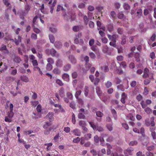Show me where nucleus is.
<instances>
[{
	"label": "nucleus",
	"instance_id": "obj_55",
	"mask_svg": "<svg viewBox=\"0 0 156 156\" xmlns=\"http://www.w3.org/2000/svg\"><path fill=\"white\" fill-rule=\"evenodd\" d=\"M122 40L121 41V44H125L126 42V37L125 36H123L122 37Z\"/></svg>",
	"mask_w": 156,
	"mask_h": 156
},
{
	"label": "nucleus",
	"instance_id": "obj_13",
	"mask_svg": "<svg viewBox=\"0 0 156 156\" xmlns=\"http://www.w3.org/2000/svg\"><path fill=\"white\" fill-rule=\"evenodd\" d=\"M50 53L51 55L52 56H58V55L56 51L54 49H52L50 50Z\"/></svg>",
	"mask_w": 156,
	"mask_h": 156
},
{
	"label": "nucleus",
	"instance_id": "obj_21",
	"mask_svg": "<svg viewBox=\"0 0 156 156\" xmlns=\"http://www.w3.org/2000/svg\"><path fill=\"white\" fill-rule=\"evenodd\" d=\"M96 91L97 94L99 96V97L101 98V91L99 87H96Z\"/></svg>",
	"mask_w": 156,
	"mask_h": 156
},
{
	"label": "nucleus",
	"instance_id": "obj_8",
	"mask_svg": "<svg viewBox=\"0 0 156 156\" xmlns=\"http://www.w3.org/2000/svg\"><path fill=\"white\" fill-rule=\"evenodd\" d=\"M149 73V70L147 68H145L144 72V74L143 76V77L144 78H146L148 77Z\"/></svg>",
	"mask_w": 156,
	"mask_h": 156
},
{
	"label": "nucleus",
	"instance_id": "obj_35",
	"mask_svg": "<svg viewBox=\"0 0 156 156\" xmlns=\"http://www.w3.org/2000/svg\"><path fill=\"white\" fill-rule=\"evenodd\" d=\"M52 143H49L45 144H44L45 146H47V151H50V148L49 147L51 146L52 145Z\"/></svg>",
	"mask_w": 156,
	"mask_h": 156
},
{
	"label": "nucleus",
	"instance_id": "obj_38",
	"mask_svg": "<svg viewBox=\"0 0 156 156\" xmlns=\"http://www.w3.org/2000/svg\"><path fill=\"white\" fill-rule=\"evenodd\" d=\"M100 81V79L99 78L96 77L94 81V85L96 86L98 85Z\"/></svg>",
	"mask_w": 156,
	"mask_h": 156
},
{
	"label": "nucleus",
	"instance_id": "obj_7",
	"mask_svg": "<svg viewBox=\"0 0 156 156\" xmlns=\"http://www.w3.org/2000/svg\"><path fill=\"white\" fill-rule=\"evenodd\" d=\"M133 57L135 58V60L136 62H138L140 61V55L139 53H134Z\"/></svg>",
	"mask_w": 156,
	"mask_h": 156
},
{
	"label": "nucleus",
	"instance_id": "obj_3",
	"mask_svg": "<svg viewBox=\"0 0 156 156\" xmlns=\"http://www.w3.org/2000/svg\"><path fill=\"white\" fill-rule=\"evenodd\" d=\"M0 51L4 54H8L9 51L5 45L2 44L0 48Z\"/></svg>",
	"mask_w": 156,
	"mask_h": 156
},
{
	"label": "nucleus",
	"instance_id": "obj_53",
	"mask_svg": "<svg viewBox=\"0 0 156 156\" xmlns=\"http://www.w3.org/2000/svg\"><path fill=\"white\" fill-rule=\"evenodd\" d=\"M32 63L33 66L35 67V66H37L38 65V63L37 61L36 60H34L32 61Z\"/></svg>",
	"mask_w": 156,
	"mask_h": 156
},
{
	"label": "nucleus",
	"instance_id": "obj_18",
	"mask_svg": "<svg viewBox=\"0 0 156 156\" xmlns=\"http://www.w3.org/2000/svg\"><path fill=\"white\" fill-rule=\"evenodd\" d=\"M142 10L141 9H138L137 12L136 16L138 18H140L142 16Z\"/></svg>",
	"mask_w": 156,
	"mask_h": 156
},
{
	"label": "nucleus",
	"instance_id": "obj_57",
	"mask_svg": "<svg viewBox=\"0 0 156 156\" xmlns=\"http://www.w3.org/2000/svg\"><path fill=\"white\" fill-rule=\"evenodd\" d=\"M80 140V138L79 137H77L76 138L74 139L73 140V142L75 143H78Z\"/></svg>",
	"mask_w": 156,
	"mask_h": 156
},
{
	"label": "nucleus",
	"instance_id": "obj_25",
	"mask_svg": "<svg viewBox=\"0 0 156 156\" xmlns=\"http://www.w3.org/2000/svg\"><path fill=\"white\" fill-rule=\"evenodd\" d=\"M34 71H38L39 73H40L41 75L42 74V72L41 71L40 68L37 66H35L34 67Z\"/></svg>",
	"mask_w": 156,
	"mask_h": 156
},
{
	"label": "nucleus",
	"instance_id": "obj_26",
	"mask_svg": "<svg viewBox=\"0 0 156 156\" xmlns=\"http://www.w3.org/2000/svg\"><path fill=\"white\" fill-rule=\"evenodd\" d=\"M49 37L50 42L52 43H53L55 41V39L54 36L52 34H49Z\"/></svg>",
	"mask_w": 156,
	"mask_h": 156
},
{
	"label": "nucleus",
	"instance_id": "obj_51",
	"mask_svg": "<svg viewBox=\"0 0 156 156\" xmlns=\"http://www.w3.org/2000/svg\"><path fill=\"white\" fill-rule=\"evenodd\" d=\"M79 125L80 126H81L82 127L84 126H86V123L84 121L80 120L79 121Z\"/></svg>",
	"mask_w": 156,
	"mask_h": 156
},
{
	"label": "nucleus",
	"instance_id": "obj_42",
	"mask_svg": "<svg viewBox=\"0 0 156 156\" xmlns=\"http://www.w3.org/2000/svg\"><path fill=\"white\" fill-rule=\"evenodd\" d=\"M96 9L98 11L101 12V14H102V12H103V8L102 6H99L96 7Z\"/></svg>",
	"mask_w": 156,
	"mask_h": 156
},
{
	"label": "nucleus",
	"instance_id": "obj_34",
	"mask_svg": "<svg viewBox=\"0 0 156 156\" xmlns=\"http://www.w3.org/2000/svg\"><path fill=\"white\" fill-rule=\"evenodd\" d=\"M52 66L50 63H48L46 66V69L48 71H50L52 69Z\"/></svg>",
	"mask_w": 156,
	"mask_h": 156
},
{
	"label": "nucleus",
	"instance_id": "obj_62",
	"mask_svg": "<svg viewBox=\"0 0 156 156\" xmlns=\"http://www.w3.org/2000/svg\"><path fill=\"white\" fill-rule=\"evenodd\" d=\"M94 23L92 21H90L89 23V25L90 28H93L94 27Z\"/></svg>",
	"mask_w": 156,
	"mask_h": 156
},
{
	"label": "nucleus",
	"instance_id": "obj_41",
	"mask_svg": "<svg viewBox=\"0 0 156 156\" xmlns=\"http://www.w3.org/2000/svg\"><path fill=\"white\" fill-rule=\"evenodd\" d=\"M140 104L143 108L145 109V108H147V105L144 102V101L143 100H142L141 101Z\"/></svg>",
	"mask_w": 156,
	"mask_h": 156
},
{
	"label": "nucleus",
	"instance_id": "obj_47",
	"mask_svg": "<svg viewBox=\"0 0 156 156\" xmlns=\"http://www.w3.org/2000/svg\"><path fill=\"white\" fill-rule=\"evenodd\" d=\"M124 17V15L122 12H119L118 14V17L119 19H122Z\"/></svg>",
	"mask_w": 156,
	"mask_h": 156
},
{
	"label": "nucleus",
	"instance_id": "obj_31",
	"mask_svg": "<svg viewBox=\"0 0 156 156\" xmlns=\"http://www.w3.org/2000/svg\"><path fill=\"white\" fill-rule=\"evenodd\" d=\"M89 124L91 127L94 130L96 129L97 126L96 125L92 122H89Z\"/></svg>",
	"mask_w": 156,
	"mask_h": 156
},
{
	"label": "nucleus",
	"instance_id": "obj_15",
	"mask_svg": "<svg viewBox=\"0 0 156 156\" xmlns=\"http://www.w3.org/2000/svg\"><path fill=\"white\" fill-rule=\"evenodd\" d=\"M54 106L56 108H58L60 109V111L62 112H64L65 110L62 107L61 105L59 104H55L53 103Z\"/></svg>",
	"mask_w": 156,
	"mask_h": 156
},
{
	"label": "nucleus",
	"instance_id": "obj_60",
	"mask_svg": "<svg viewBox=\"0 0 156 156\" xmlns=\"http://www.w3.org/2000/svg\"><path fill=\"white\" fill-rule=\"evenodd\" d=\"M151 135L153 140H155L156 139V133L155 131L151 133Z\"/></svg>",
	"mask_w": 156,
	"mask_h": 156
},
{
	"label": "nucleus",
	"instance_id": "obj_45",
	"mask_svg": "<svg viewBox=\"0 0 156 156\" xmlns=\"http://www.w3.org/2000/svg\"><path fill=\"white\" fill-rule=\"evenodd\" d=\"M51 125V123L48 122H46L45 124L43 126V127L44 129H47L48 127Z\"/></svg>",
	"mask_w": 156,
	"mask_h": 156
},
{
	"label": "nucleus",
	"instance_id": "obj_63",
	"mask_svg": "<svg viewBox=\"0 0 156 156\" xmlns=\"http://www.w3.org/2000/svg\"><path fill=\"white\" fill-rule=\"evenodd\" d=\"M47 62L48 63H50L51 64H53L54 63V61L53 59L51 58H49L47 59Z\"/></svg>",
	"mask_w": 156,
	"mask_h": 156
},
{
	"label": "nucleus",
	"instance_id": "obj_9",
	"mask_svg": "<svg viewBox=\"0 0 156 156\" xmlns=\"http://www.w3.org/2000/svg\"><path fill=\"white\" fill-rule=\"evenodd\" d=\"M69 59L71 63L73 64H75L76 62V60L74 57L72 55L69 56Z\"/></svg>",
	"mask_w": 156,
	"mask_h": 156
},
{
	"label": "nucleus",
	"instance_id": "obj_17",
	"mask_svg": "<svg viewBox=\"0 0 156 156\" xmlns=\"http://www.w3.org/2000/svg\"><path fill=\"white\" fill-rule=\"evenodd\" d=\"M101 70L105 72H108L109 70L108 67L107 66L101 67Z\"/></svg>",
	"mask_w": 156,
	"mask_h": 156
},
{
	"label": "nucleus",
	"instance_id": "obj_19",
	"mask_svg": "<svg viewBox=\"0 0 156 156\" xmlns=\"http://www.w3.org/2000/svg\"><path fill=\"white\" fill-rule=\"evenodd\" d=\"M71 68V65L70 64H66L64 67L63 70L66 71H68Z\"/></svg>",
	"mask_w": 156,
	"mask_h": 156
},
{
	"label": "nucleus",
	"instance_id": "obj_56",
	"mask_svg": "<svg viewBox=\"0 0 156 156\" xmlns=\"http://www.w3.org/2000/svg\"><path fill=\"white\" fill-rule=\"evenodd\" d=\"M112 85V83L109 81H108L105 84V86L107 88H108Z\"/></svg>",
	"mask_w": 156,
	"mask_h": 156
},
{
	"label": "nucleus",
	"instance_id": "obj_27",
	"mask_svg": "<svg viewBox=\"0 0 156 156\" xmlns=\"http://www.w3.org/2000/svg\"><path fill=\"white\" fill-rule=\"evenodd\" d=\"M112 124V123L107 124L106 127L109 131H111L113 130Z\"/></svg>",
	"mask_w": 156,
	"mask_h": 156
},
{
	"label": "nucleus",
	"instance_id": "obj_6",
	"mask_svg": "<svg viewBox=\"0 0 156 156\" xmlns=\"http://www.w3.org/2000/svg\"><path fill=\"white\" fill-rule=\"evenodd\" d=\"M127 98V95L124 92L121 95V101L122 104H124L125 102V100Z\"/></svg>",
	"mask_w": 156,
	"mask_h": 156
},
{
	"label": "nucleus",
	"instance_id": "obj_20",
	"mask_svg": "<svg viewBox=\"0 0 156 156\" xmlns=\"http://www.w3.org/2000/svg\"><path fill=\"white\" fill-rule=\"evenodd\" d=\"M21 80L24 82H28L29 81V80L28 77L25 76H23L21 77Z\"/></svg>",
	"mask_w": 156,
	"mask_h": 156
},
{
	"label": "nucleus",
	"instance_id": "obj_37",
	"mask_svg": "<svg viewBox=\"0 0 156 156\" xmlns=\"http://www.w3.org/2000/svg\"><path fill=\"white\" fill-rule=\"evenodd\" d=\"M111 112L113 115L115 119H117V113L116 111L114 109H112L111 110Z\"/></svg>",
	"mask_w": 156,
	"mask_h": 156
},
{
	"label": "nucleus",
	"instance_id": "obj_33",
	"mask_svg": "<svg viewBox=\"0 0 156 156\" xmlns=\"http://www.w3.org/2000/svg\"><path fill=\"white\" fill-rule=\"evenodd\" d=\"M56 65L58 67H61L62 65V62L61 60L58 59L56 62Z\"/></svg>",
	"mask_w": 156,
	"mask_h": 156
},
{
	"label": "nucleus",
	"instance_id": "obj_48",
	"mask_svg": "<svg viewBox=\"0 0 156 156\" xmlns=\"http://www.w3.org/2000/svg\"><path fill=\"white\" fill-rule=\"evenodd\" d=\"M137 142L136 140L133 141H131L129 144L130 146H134L136 145L137 144Z\"/></svg>",
	"mask_w": 156,
	"mask_h": 156
},
{
	"label": "nucleus",
	"instance_id": "obj_5",
	"mask_svg": "<svg viewBox=\"0 0 156 156\" xmlns=\"http://www.w3.org/2000/svg\"><path fill=\"white\" fill-rule=\"evenodd\" d=\"M73 134L75 136H81V133L80 131L77 129H76L71 131Z\"/></svg>",
	"mask_w": 156,
	"mask_h": 156
},
{
	"label": "nucleus",
	"instance_id": "obj_50",
	"mask_svg": "<svg viewBox=\"0 0 156 156\" xmlns=\"http://www.w3.org/2000/svg\"><path fill=\"white\" fill-rule=\"evenodd\" d=\"M38 18V17L37 16H35V17L33 18V27H35V23L36 22L37 19Z\"/></svg>",
	"mask_w": 156,
	"mask_h": 156
},
{
	"label": "nucleus",
	"instance_id": "obj_22",
	"mask_svg": "<svg viewBox=\"0 0 156 156\" xmlns=\"http://www.w3.org/2000/svg\"><path fill=\"white\" fill-rule=\"evenodd\" d=\"M144 111L148 114H150L152 113V110L148 107L144 109Z\"/></svg>",
	"mask_w": 156,
	"mask_h": 156
},
{
	"label": "nucleus",
	"instance_id": "obj_4",
	"mask_svg": "<svg viewBox=\"0 0 156 156\" xmlns=\"http://www.w3.org/2000/svg\"><path fill=\"white\" fill-rule=\"evenodd\" d=\"M79 112L80 113L78 115V118L80 119H84L85 117L84 115V109L83 108H81L80 109Z\"/></svg>",
	"mask_w": 156,
	"mask_h": 156
},
{
	"label": "nucleus",
	"instance_id": "obj_14",
	"mask_svg": "<svg viewBox=\"0 0 156 156\" xmlns=\"http://www.w3.org/2000/svg\"><path fill=\"white\" fill-rule=\"evenodd\" d=\"M62 78L65 80L67 81L69 79V75L66 73H65L62 75Z\"/></svg>",
	"mask_w": 156,
	"mask_h": 156
},
{
	"label": "nucleus",
	"instance_id": "obj_24",
	"mask_svg": "<svg viewBox=\"0 0 156 156\" xmlns=\"http://www.w3.org/2000/svg\"><path fill=\"white\" fill-rule=\"evenodd\" d=\"M53 72L55 75H59L61 73V71L58 69L56 68L54 69L53 70Z\"/></svg>",
	"mask_w": 156,
	"mask_h": 156
},
{
	"label": "nucleus",
	"instance_id": "obj_44",
	"mask_svg": "<svg viewBox=\"0 0 156 156\" xmlns=\"http://www.w3.org/2000/svg\"><path fill=\"white\" fill-rule=\"evenodd\" d=\"M88 87L85 86L84 88V94L86 96H87L88 94Z\"/></svg>",
	"mask_w": 156,
	"mask_h": 156
},
{
	"label": "nucleus",
	"instance_id": "obj_23",
	"mask_svg": "<svg viewBox=\"0 0 156 156\" xmlns=\"http://www.w3.org/2000/svg\"><path fill=\"white\" fill-rule=\"evenodd\" d=\"M56 82L57 84L60 86H63L64 85V83L62 81L59 79H56Z\"/></svg>",
	"mask_w": 156,
	"mask_h": 156
},
{
	"label": "nucleus",
	"instance_id": "obj_46",
	"mask_svg": "<svg viewBox=\"0 0 156 156\" xmlns=\"http://www.w3.org/2000/svg\"><path fill=\"white\" fill-rule=\"evenodd\" d=\"M96 115L98 117H102L103 115V114L100 111H98L96 112Z\"/></svg>",
	"mask_w": 156,
	"mask_h": 156
},
{
	"label": "nucleus",
	"instance_id": "obj_10",
	"mask_svg": "<svg viewBox=\"0 0 156 156\" xmlns=\"http://www.w3.org/2000/svg\"><path fill=\"white\" fill-rule=\"evenodd\" d=\"M47 117L48 118L50 122L53 121L54 119V115L52 112H49L47 115Z\"/></svg>",
	"mask_w": 156,
	"mask_h": 156
},
{
	"label": "nucleus",
	"instance_id": "obj_61",
	"mask_svg": "<svg viewBox=\"0 0 156 156\" xmlns=\"http://www.w3.org/2000/svg\"><path fill=\"white\" fill-rule=\"evenodd\" d=\"M5 121L6 122H10L12 121V119L10 118H9L8 116H5Z\"/></svg>",
	"mask_w": 156,
	"mask_h": 156
},
{
	"label": "nucleus",
	"instance_id": "obj_30",
	"mask_svg": "<svg viewBox=\"0 0 156 156\" xmlns=\"http://www.w3.org/2000/svg\"><path fill=\"white\" fill-rule=\"evenodd\" d=\"M89 19L86 16H85L83 17V20L84 23L85 25H87L89 21Z\"/></svg>",
	"mask_w": 156,
	"mask_h": 156
},
{
	"label": "nucleus",
	"instance_id": "obj_29",
	"mask_svg": "<svg viewBox=\"0 0 156 156\" xmlns=\"http://www.w3.org/2000/svg\"><path fill=\"white\" fill-rule=\"evenodd\" d=\"M108 30V31L111 32L113 30V24H110L107 26Z\"/></svg>",
	"mask_w": 156,
	"mask_h": 156
},
{
	"label": "nucleus",
	"instance_id": "obj_59",
	"mask_svg": "<svg viewBox=\"0 0 156 156\" xmlns=\"http://www.w3.org/2000/svg\"><path fill=\"white\" fill-rule=\"evenodd\" d=\"M67 97L69 99H72L73 98V95L71 93L68 92L66 94Z\"/></svg>",
	"mask_w": 156,
	"mask_h": 156
},
{
	"label": "nucleus",
	"instance_id": "obj_16",
	"mask_svg": "<svg viewBox=\"0 0 156 156\" xmlns=\"http://www.w3.org/2000/svg\"><path fill=\"white\" fill-rule=\"evenodd\" d=\"M55 46L56 48H59L61 47L62 44L60 42L56 41L55 43Z\"/></svg>",
	"mask_w": 156,
	"mask_h": 156
},
{
	"label": "nucleus",
	"instance_id": "obj_54",
	"mask_svg": "<svg viewBox=\"0 0 156 156\" xmlns=\"http://www.w3.org/2000/svg\"><path fill=\"white\" fill-rule=\"evenodd\" d=\"M64 9L63 7L60 5H58L57 6L56 11L57 12L61 10H63Z\"/></svg>",
	"mask_w": 156,
	"mask_h": 156
},
{
	"label": "nucleus",
	"instance_id": "obj_1",
	"mask_svg": "<svg viewBox=\"0 0 156 156\" xmlns=\"http://www.w3.org/2000/svg\"><path fill=\"white\" fill-rule=\"evenodd\" d=\"M57 2V0H50L48 3V4L50 5L49 6L51 9L50 12L51 13H53L54 7L56 5Z\"/></svg>",
	"mask_w": 156,
	"mask_h": 156
},
{
	"label": "nucleus",
	"instance_id": "obj_2",
	"mask_svg": "<svg viewBox=\"0 0 156 156\" xmlns=\"http://www.w3.org/2000/svg\"><path fill=\"white\" fill-rule=\"evenodd\" d=\"M129 87L128 83L124 86L122 84H120L117 86V88L118 90H121L122 91H125V89H127Z\"/></svg>",
	"mask_w": 156,
	"mask_h": 156
},
{
	"label": "nucleus",
	"instance_id": "obj_58",
	"mask_svg": "<svg viewBox=\"0 0 156 156\" xmlns=\"http://www.w3.org/2000/svg\"><path fill=\"white\" fill-rule=\"evenodd\" d=\"M72 121L74 124H75L76 122L75 119V116L74 113H73L72 115Z\"/></svg>",
	"mask_w": 156,
	"mask_h": 156
},
{
	"label": "nucleus",
	"instance_id": "obj_28",
	"mask_svg": "<svg viewBox=\"0 0 156 156\" xmlns=\"http://www.w3.org/2000/svg\"><path fill=\"white\" fill-rule=\"evenodd\" d=\"M123 7L124 9L128 10L129 9L130 7L129 5L127 3H124L123 4Z\"/></svg>",
	"mask_w": 156,
	"mask_h": 156
},
{
	"label": "nucleus",
	"instance_id": "obj_52",
	"mask_svg": "<svg viewBox=\"0 0 156 156\" xmlns=\"http://www.w3.org/2000/svg\"><path fill=\"white\" fill-rule=\"evenodd\" d=\"M73 30L74 32H78L80 30V27L79 26H74L73 27Z\"/></svg>",
	"mask_w": 156,
	"mask_h": 156
},
{
	"label": "nucleus",
	"instance_id": "obj_49",
	"mask_svg": "<svg viewBox=\"0 0 156 156\" xmlns=\"http://www.w3.org/2000/svg\"><path fill=\"white\" fill-rule=\"evenodd\" d=\"M110 15L112 17L113 19L116 18V14L115 12L114 11H112L111 12Z\"/></svg>",
	"mask_w": 156,
	"mask_h": 156
},
{
	"label": "nucleus",
	"instance_id": "obj_43",
	"mask_svg": "<svg viewBox=\"0 0 156 156\" xmlns=\"http://www.w3.org/2000/svg\"><path fill=\"white\" fill-rule=\"evenodd\" d=\"M81 93V92L80 90H78L76 92L75 96L77 99L78 98L79 96L80 95Z\"/></svg>",
	"mask_w": 156,
	"mask_h": 156
},
{
	"label": "nucleus",
	"instance_id": "obj_39",
	"mask_svg": "<svg viewBox=\"0 0 156 156\" xmlns=\"http://www.w3.org/2000/svg\"><path fill=\"white\" fill-rule=\"evenodd\" d=\"M91 134L88 133L84 135V138L87 140L90 139L91 137Z\"/></svg>",
	"mask_w": 156,
	"mask_h": 156
},
{
	"label": "nucleus",
	"instance_id": "obj_36",
	"mask_svg": "<svg viewBox=\"0 0 156 156\" xmlns=\"http://www.w3.org/2000/svg\"><path fill=\"white\" fill-rule=\"evenodd\" d=\"M133 150V149L132 147L128 148L126 151L127 154H130V153Z\"/></svg>",
	"mask_w": 156,
	"mask_h": 156
},
{
	"label": "nucleus",
	"instance_id": "obj_11",
	"mask_svg": "<svg viewBox=\"0 0 156 156\" xmlns=\"http://www.w3.org/2000/svg\"><path fill=\"white\" fill-rule=\"evenodd\" d=\"M13 60L16 63H19L22 61L19 57L16 55H14Z\"/></svg>",
	"mask_w": 156,
	"mask_h": 156
},
{
	"label": "nucleus",
	"instance_id": "obj_40",
	"mask_svg": "<svg viewBox=\"0 0 156 156\" xmlns=\"http://www.w3.org/2000/svg\"><path fill=\"white\" fill-rule=\"evenodd\" d=\"M91 49L94 51H98L97 46L96 45H93L91 46Z\"/></svg>",
	"mask_w": 156,
	"mask_h": 156
},
{
	"label": "nucleus",
	"instance_id": "obj_12",
	"mask_svg": "<svg viewBox=\"0 0 156 156\" xmlns=\"http://www.w3.org/2000/svg\"><path fill=\"white\" fill-rule=\"evenodd\" d=\"M108 37L109 38L110 40H111L112 41L116 42V37L115 35H113L112 36L108 34Z\"/></svg>",
	"mask_w": 156,
	"mask_h": 156
},
{
	"label": "nucleus",
	"instance_id": "obj_32",
	"mask_svg": "<svg viewBox=\"0 0 156 156\" xmlns=\"http://www.w3.org/2000/svg\"><path fill=\"white\" fill-rule=\"evenodd\" d=\"M14 115V113L13 111H10L7 113V115L9 118L11 119L13 117Z\"/></svg>",
	"mask_w": 156,
	"mask_h": 156
},
{
	"label": "nucleus",
	"instance_id": "obj_64",
	"mask_svg": "<svg viewBox=\"0 0 156 156\" xmlns=\"http://www.w3.org/2000/svg\"><path fill=\"white\" fill-rule=\"evenodd\" d=\"M116 59L118 61H121L123 60V57L122 55L118 56H117Z\"/></svg>",
	"mask_w": 156,
	"mask_h": 156
}]
</instances>
